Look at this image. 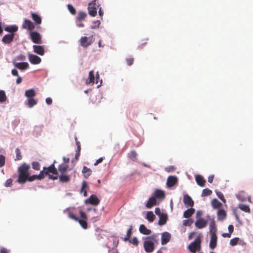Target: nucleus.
<instances>
[{
	"instance_id": "8fccbe9b",
	"label": "nucleus",
	"mask_w": 253,
	"mask_h": 253,
	"mask_svg": "<svg viewBox=\"0 0 253 253\" xmlns=\"http://www.w3.org/2000/svg\"><path fill=\"white\" fill-rule=\"evenodd\" d=\"M68 167L65 165H60L58 168V170L61 172H64L67 169Z\"/></svg>"
},
{
	"instance_id": "2eb2a0df",
	"label": "nucleus",
	"mask_w": 253,
	"mask_h": 253,
	"mask_svg": "<svg viewBox=\"0 0 253 253\" xmlns=\"http://www.w3.org/2000/svg\"><path fill=\"white\" fill-rule=\"evenodd\" d=\"M183 202L187 207H192L194 204L192 198L187 194L184 195Z\"/></svg>"
},
{
	"instance_id": "393cba45",
	"label": "nucleus",
	"mask_w": 253,
	"mask_h": 253,
	"mask_svg": "<svg viewBox=\"0 0 253 253\" xmlns=\"http://www.w3.org/2000/svg\"><path fill=\"white\" fill-rule=\"evenodd\" d=\"M32 18L37 24H40L42 22V19L41 17L36 13H32Z\"/></svg>"
},
{
	"instance_id": "c85d7f7f",
	"label": "nucleus",
	"mask_w": 253,
	"mask_h": 253,
	"mask_svg": "<svg viewBox=\"0 0 253 253\" xmlns=\"http://www.w3.org/2000/svg\"><path fill=\"white\" fill-rule=\"evenodd\" d=\"M155 218V216L153 212L151 211H148L146 214V219L148 221L152 222Z\"/></svg>"
},
{
	"instance_id": "6e6552de",
	"label": "nucleus",
	"mask_w": 253,
	"mask_h": 253,
	"mask_svg": "<svg viewBox=\"0 0 253 253\" xmlns=\"http://www.w3.org/2000/svg\"><path fill=\"white\" fill-rule=\"evenodd\" d=\"M99 200L96 196L91 195L88 199L84 201L85 204H90L92 205L96 206L99 203Z\"/></svg>"
},
{
	"instance_id": "1a4fd4ad",
	"label": "nucleus",
	"mask_w": 253,
	"mask_h": 253,
	"mask_svg": "<svg viewBox=\"0 0 253 253\" xmlns=\"http://www.w3.org/2000/svg\"><path fill=\"white\" fill-rule=\"evenodd\" d=\"M207 217L210 221V234H216L217 229L215 226L214 218L208 216Z\"/></svg>"
},
{
	"instance_id": "864d4df0",
	"label": "nucleus",
	"mask_w": 253,
	"mask_h": 253,
	"mask_svg": "<svg viewBox=\"0 0 253 253\" xmlns=\"http://www.w3.org/2000/svg\"><path fill=\"white\" fill-rule=\"evenodd\" d=\"M12 180L10 178L6 180L4 183V186L6 187H10L11 185Z\"/></svg>"
},
{
	"instance_id": "a211bd4d",
	"label": "nucleus",
	"mask_w": 253,
	"mask_h": 253,
	"mask_svg": "<svg viewBox=\"0 0 253 253\" xmlns=\"http://www.w3.org/2000/svg\"><path fill=\"white\" fill-rule=\"evenodd\" d=\"M33 48L34 49V51L35 53L40 55H43L44 54V50L42 46L34 45L33 46Z\"/></svg>"
},
{
	"instance_id": "7ed1b4c3",
	"label": "nucleus",
	"mask_w": 253,
	"mask_h": 253,
	"mask_svg": "<svg viewBox=\"0 0 253 253\" xmlns=\"http://www.w3.org/2000/svg\"><path fill=\"white\" fill-rule=\"evenodd\" d=\"M55 163V161H54L53 163L49 166L47 168L44 167L43 169L45 170H42L40 171V173L38 174V176L39 177V180L42 179L44 177V174L47 175L48 173H52L53 174H57V170L54 167V164Z\"/></svg>"
},
{
	"instance_id": "412c9836",
	"label": "nucleus",
	"mask_w": 253,
	"mask_h": 253,
	"mask_svg": "<svg viewBox=\"0 0 253 253\" xmlns=\"http://www.w3.org/2000/svg\"><path fill=\"white\" fill-rule=\"evenodd\" d=\"M159 217V220L158 222V224L161 226L165 225L168 219L167 214L164 213L163 214L161 215Z\"/></svg>"
},
{
	"instance_id": "79ce46f5",
	"label": "nucleus",
	"mask_w": 253,
	"mask_h": 253,
	"mask_svg": "<svg viewBox=\"0 0 253 253\" xmlns=\"http://www.w3.org/2000/svg\"><path fill=\"white\" fill-rule=\"evenodd\" d=\"M32 168L36 170H39L40 169V164L37 162H33L32 163Z\"/></svg>"
},
{
	"instance_id": "5fc2aeb1",
	"label": "nucleus",
	"mask_w": 253,
	"mask_h": 253,
	"mask_svg": "<svg viewBox=\"0 0 253 253\" xmlns=\"http://www.w3.org/2000/svg\"><path fill=\"white\" fill-rule=\"evenodd\" d=\"M192 223L190 219H186L183 221V225L184 226H190Z\"/></svg>"
},
{
	"instance_id": "774afa93",
	"label": "nucleus",
	"mask_w": 253,
	"mask_h": 253,
	"mask_svg": "<svg viewBox=\"0 0 253 253\" xmlns=\"http://www.w3.org/2000/svg\"><path fill=\"white\" fill-rule=\"evenodd\" d=\"M127 64L128 65H131L133 63V60L132 58H128L126 59Z\"/></svg>"
},
{
	"instance_id": "f8f14e48",
	"label": "nucleus",
	"mask_w": 253,
	"mask_h": 253,
	"mask_svg": "<svg viewBox=\"0 0 253 253\" xmlns=\"http://www.w3.org/2000/svg\"><path fill=\"white\" fill-rule=\"evenodd\" d=\"M22 28L31 31L34 29L35 25L30 20L25 19L22 24Z\"/></svg>"
},
{
	"instance_id": "49530a36",
	"label": "nucleus",
	"mask_w": 253,
	"mask_h": 253,
	"mask_svg": "<svg viewBox=\"0 0 253 253\" xmlns=\"http://www.w3.org/2000/svg\"><path fill=\"white\" fill-rule=\"evenodd\" d=\"M67 7L69 10V11L70 12V13L72 14H75L76 13V9L74 8V7L71 4H68L67 5Z\"/></svg>"
},
{
	"instance_id": "f704fd0d",
	"label": "nucleus",
	"mask_w": 253,
	"mask_h": 253,
	"mask_svg": "<svg viewBox=\"0 0 253 253\" xmlns=\"http://www.w3.org/2000/svg\"><path fill=\"white\" fill-rule=\"evenodd\" d=\"M155 196L157 198H161L165 196V194L163 191L157 189L155 191Z\"/></svg>"
},
{
	"instance_id": "39448f33",
	"label": "nucleus",
	"mask_w": 253,
	"mask_h": 253,
	"mask_svg": "<svg viewBox=\"0 0 253 253\" xmlns=\"http://www.w3.org/2000/svg\"><path fill=\"white\" fill-rule=\"evenodd\" d=\"M99 4L96 0H93L88 5V14L92 16H95L97 14V9L99 7Z\"/></svg>"
},
{
	"instance_id": "4468645a",
	"label": "nucleus",
	"mask_w": 253,
	"mask_h": 253,
	"mask_svg": "<svg viewBox=\"0 0 253 253\" xmlns=\"http://www.w3.org/2000/svg\"><path fill=\"white\" fill-rule=\"evenodd\" d=\"M211 239L209 244L210 249H214L217 245V237L216 234H210Z\"/></svg>"
},
{
	"instance_id": "338daca9",
	"label": "nucleus",
	"mask_w": 253,
	"mask_h": 253,
	"mask_svg": "<svg viewBox=\"0 0 253 253\" xmlns=\"http://www.w3.org/2000/svg\"><path fill=\"white\" fill-rule=\"evenodd\" d=\"M222 236L224 238H230L231 237V234L230 233H223Z\"/></svg>"
},
{
	"instance_id": "13d9d810",
	"label": "nucleus",
	"mask_w": 253,
	"mask_h": 253,
	"mask_svg": "<svg viewBox=\"0 0 253 253\" xmlns=\"http://www.w3.org/2000/svg\"><path fill=\"white\" fill-rule=\"evenodd\" d=\"M136 155V153L134 151H132L128 154V157L130 158H135Z\"/></svg>"
},
{
	"instance_id": "c756f323",
	"label": "nucleus",
	"mask_w": 253,
	"mask_h": 253,
	"mask_svg": "<svg viewBox=\"0 0 253 253\" xmlns=\"http://www.w3.org/2000/svg\"><path fill=\"white\" fill-rule=\"evenodd\" d=\"M82 172L83 173L85 177H87L91 174L92 171L90 169L84 166L82 169Z\"/></svg>"
},
{
	"instance_id": "dca6fc26",
	"label": "nucleus",
	"mask_w": 253,
	"mask_h": 253,
	"mask_svg": "<svg viewBox=\"0 0 253 253\" xmlns=\"http://www.w3.org/2000/svg\"><path fill=\"white\" fill-rule=\"evenodd\" d=\"M170 234L167 232H165L162 234L161 236V244L163 245L167 244L170 239Z\"/></svg>"
},
{
	"instance_id": "c9c22d12",
	"label": "nucleus",
	"mask_w": 253,
	"mask_h": 253,
	"mask_svg": "<svg viewBox=\"0 0 253 253\" xmlns=\"http://www.w3.org/2000/svg\"><path fill=\"white\" fill-rule=\"evenodd\" d=\"M239 208L243 211L249 212L250 211V208L248 206L240 204L239 205Z\"/></svg>"
},
{
	"instance_id": "69168bd1",
	"label": "nucleus",
	"mask_w": 253,
	"mask_h": 253,
	"mask_svg": "<svg viewBox=\"0 0 253 253\" xmlns=\"http://www.w3.org/2000/svg\"><path fill=\"white\" fill-rule=\"evenodd\" d=\"M229 233H230L231 234L233 232L234 230V227L232 225H230L228 226V227Z\"/></svg>"
},
{
	"instance_id": "603ef678",
	"label": "nucleus",
	"mask_w": 253,
	"mask_h": 253,
	"mask_svg": "<svg viewBox=\"0 0 253 253\" xmlns=\"http://www.w3.org/2000/svg\"><path fill=\"white\" fill-rule=\"evenodd\" d=\"M129 242L135 246H137L138 244V241L136 237H133L131 240L129 241Z\"/></svg>"
},
{
	"instance_id": "2f4dec72",
	"label": "nucleus",
	"mask_w": 253,
	"mask_h": 253,
	"mask_svg": "<svg viewBox=\"0 0 253 253\" xmlns=\"http://www.w3.org/2000/svg\"><path fill=\"white\" fill-rule=\"evenodd\" d=\"M18 30V27L15 25H13L11 26H7L4 28V30L7 32H9L11 33H13V32L17 31Z\"/></svg>"
},
{
	"instance_id": "ea45409f",
	"label": "nucleus",
	"mask_w": 253,
	"mask_h": 253,
	"mask_svg": "<svg viewBox=\"0 0 253 253\" xmlns=\"http://www.w3.org/2000/svg\"><path fill=\"white\" fill-rule=\"evenodd\" d=\"M211 205L214 208H218L221 206V203L217 199H214L211 202Z\"/></svg>"
},
{
	"instance_id": "e433bc0d",
	"label": "nucleus",
	"mask_w": 253,
	"mask_h": 253,
	"mask_svg": "<svg viewBox=\"0 0 253 253\" xmlns=\"http://www.w3.org/2000/svg\"><path fill=\"white\" fill-rule=\"evenodd\" d=\"M237 198L241 201H245L246 200V197L243 192H240L236 195Z\"/></svg>"
},
{
	"instance_id": "3c124183",
	"label": "nucleus",
	"mask_w": 253,
	"mask_h": 253,
	"mask_svg": "<svg viewBox=\"0 0 253 253\" xmlns=\"http://www.w3.org/2000/svg\"><path fill=\"white\" fill-rule=\"evenodd\" d=\"M216 195L217 196V197L221 200H222L224 203L225 202V200L224 198V196L223 195V194L220 192H216Z\"/></svg>"
},
{
	"instance_id": "a878e982",
	"label": "nucleus",
	"mask_w": 253,
	"mask_h": 253,
	"mask_svg": "<svg viewBox=\"0 0 253 253\" xmlns=\"http://www.w3.org/2000/svg\"><path fill=\"white\" fill-rule=\"evenodd\" d=\"M195 210L193 208H189L184 212L183 216L185 218L190 217L194 212Z\"/></svg>"
},
{
	"instance_id": "c03bdc74",
	"label": "nucleus",
	"mask_w": 253,
	"mask_h": 253,
	"mask_svg": "<svg viewBox=\"0 0 253 253\" xmlns=\"http://www.w3.org/2000/svg\"><path fill=\"white\" fill-rule=\"evenodd\" d=\"M16 159L15 160H20L22 159V156L20 154V151L18 148L15 150Z\"/></svg>"
},
{
	"instance_id": "4be33fe9",
	"label": "nucleus",
	"mask_w": 253,
	"mask_h": 253,
	"mask_svg": "<svg viewBox=\"0 0 253 253\" xmlns=\"http://www.w3.org/2000/svg\"><path fill=\"white\" fill-rule=\"evenodd\" d=\"M139 231L144 235H150L151 233V230L147 229L143 224L140 225Z\"/></svg>"
},
{
	"instance_id": "e2e57ef3",
	"label": "nucleus",
	"mask_w": 253,
	"mask_h": 253,
	"mask_svg": "<svg viewBox=\"0 0 253 253\" xmlns=\"http://www.w3.org/2000/svg\"><path fill=\"white\" fill-rule=\"evenodd\" d=\"M132 226L130 225L129 228L127 230L126 232V235L127 236L130 237L131 233H132Z\"/></svg>"
},
{
	"instance_id": "de8ad7c7",
	"label": "nucleus",
	"mask_w": 253,
	"mask_h": 253,
	"mask_svg": "<svg viewBox=\"0 0 253 253\" xmlns=\"http://www.w3.org/2000/svg\"><path fill=\"white\" fill-rule=\"evenodd\" d=\"M93 24L91 27V29H96L99 27L100 22L99 20H96L93 22Z\"/></svg>"
},
{
	"instance_id": "7c9ffc66",
	"label": "nucleus",
	"mask_w": 253,
	"mask_h": 253,
	"mask_svg": "<svg viewBox=\"0 0 253 253\" xmlns=\"http://www.w3.org/2000/svg\"><path fill=\"white\" fill-rule=\"evenodd\" d=\"M37 101L36 100L34 97L28 98L27 105L29 108L33 107L34 105L37 104Z\"/></svg>"
},
{
	"instance_id": "aec40b11",
	"label": "nucleus",
	"mask_w": 253,
	"mask_h": 253,
	"mask_svg": "<svg viewBox=\"0 0 253 253\" xmlns=\"http://www.w3.org/2000/svg\"><path fill=\"white\" fill-rule=\"evenodd\" d=\"M95 80V76L94 72L93 71H91L89 72L88 75V79L86 81V84H91V85L93 84L94 83Z\"/></svg>"
},
{
	"instance_id": "f257e3e1",
	"label": "nucleus",
	"mask_w": 253,
	"mask_h": 253,
	"mask_svg": "<svg viewBox=\"0 0 253 253\" xmlns=\"http://www.w3.org/2000/svg\"><path fill=\"white\" fill-rule=\"evenodd\" d=\"M30 165L26 163L23 164L19 167V175L18 182L23 183L26 182L29 177L28 170L30 169Z\"/></svg>"
},
{
	"instance_id": "bb28decb",
	"label": "nucleus",
	"mask_w": 253,
	"mask_h": 253,
	"mask_svg": "<svg viewBox=\"0 0 253 253\" xmlns=\"http://www.w3.org/2000/svg\"><path fill=\"white\" fill-rule=\"evenodd\" d=\"M218 219L220 220H223L226 217V212L224 210L219 209L217 211Z\"/></svg>"
},
{
	"instance_id": "9b49d317",
	"label": "nucleus",
	"mask_w": 253,
	"mask_h": 253,
	"mask_svg": "<svg viewBox=\"0 0 253 253\" xmlns=\"http://www.w3.org/2000/svg\"><path fill=\"white\" fill-rule=\"evenodd\" d=\"M14 66L20 70H25L29 67V64L27 62H20L13 61Z\"/></svg>"
},
{
	"instance_id": "a18cd8bd",
	"label": "nucleus",
	"mask_w": 253,
	"mask_h": 253,
	"mask_svg": "<svg viewBox=\"0 0 253 253\" xmlns=\"http://www.w3.org/2000/svg\"><path fill=\"white\" fill-rule=\"evenodd\" d=\"M239 240V238L237 237L232 239L230 241V244L232 246H235L237 244Z\"/></svg>"
},
{
	"instance_id": "f03ea898",
	"label": "nucleus",
	"mask_w": 253,
	"mask_h": 253,
	"mask_svg": "<svg viewBox=\"0 0 253 253\" xmlns=\"http://www.w3.org/2000/svg\"><path fill=\"white\" fill-rule=\"evenodd\" d=\"M158 243L155 235H152L150 237L146 238V240L144 242V250L147 253H152L154 250V244Z\"/></svg>"
},
{
	"instance_id": "4c0bfd02",
	"label": "nucleus",
	"mask_w": 253,
	"mask_h": 253,
	"mask_svg": "<svg viewBox=\"0 0 253 253\" xmlns=\"http://www.w3.org/2000/svg\"><path fill=\"white\" fill-rule=\"evenodd\" d=\"M86 13L83 11H80L79 12V16L77 19V21H81L84 19L86 16Z\"/></svg>"
},
{
	"instance_id": "37998d69",
	"label": "nucleus",
	"mask_w": 253,
	"mask_h": 253,
	"mask_svg": "<svg viewBox=\"0 0 253 253\" xmlns=\"http://www.w3.org/2000/svg\"><path fill=\"white\" fill-rule=\"evenodd\" d=\"M78 221H79V222L80 223V225L82 226V227L84 229H86L87 228V223H86V221L85 220L79 219H78Z\"/></svg>"
},
{
	"instance_id": "423d86ee",
	"label": "nucleus",
	"mask_w": 253,
	"mask_h": 253,
	"mask_svg": "<svg viewBox=\"0 0 253 253\" xmlns=\"http://www.w3.org/2000/svg\"><path fill=\"white\" fill-rule=\"evenodd\" d=\"M93 35H91L89 37H82L80 39V44L82 46L86 47L92 43L93 42Z\"/></svg>"
},
{
	"instance_id": "0eeeda50",
	"label": "nucleus",
	"mask_w": 253,
	"mask_h": 253,
	"mask_svg": "<svg viewBox=\"0 0 253 253\" xmlns=\"http://www.w3.org/2000/svg\"><path fill=\"white\" fill-rule=\"evenodd\" d=\"M30 35L33 42L35 43H41V36L39 33L37 32H31Z\"/></svg>"
},
{
	"instance_id": "052dcab7",
	"label": "nucleus",
	"mask_w": 253,
	"mask_h": 253,
	"mask_svg": "<svg viewBox=\"0 0 253 253\" xmlns=\"http://www.w3.org/2000/svg\"><path fill=\"white\" fill-rule=\"evenodd\" d=\"M80 213L81 217L82 218V219L83 220L86 219V214L84 212H83V211H80Z\"/></svg>"
},
{
	"instance_id": "a19ab883",
	"label": "nucleus",
	"mask_w": 253,
	"mask_h": 253,
	"mask_svg": "<svg viewBox=\"0 0 253 253\" xmlns=\"http://www.w3.org/2000/svg\"><path fill=\"white\" fill-rule=\"evenodd\" d=\"M26 59V57L23 55H20L14 58L13 61L19 62L24 61Z\"/></svg>"
},
{
	"instance_id": "9d476101",
	"label": "nucleus",
	"mask_w": 253,
	"mask_h": 253,
	"mask_svg": "<svg viewBox=\"0 0 253 253\" xmlns=\"http://www.w3.org/2000/svg\"><path fill=\"white\" fill-rule=\"evenodd\" d=\"M207 224V221L203 218L199 217L197 218L195 223V226L198 229H202L205 228Z\"/></svg>"
},
{
	"instance_id": "bf43d9fd",
	"label": "nucleus",
	"mask_w": 253,
	"mask_h": 253,
	"mask_svg": "<svg viewBox=\"0 0 253 253\" xmlns=\"http://www.w3.org/2000/svg\"><path fill=\"white\" fill-rule=\"evenodd\" d=\"M155 212L159 216H161V215H162L164 213L161 212V210L159 208H156L155 209Z\"/></svg>"
},
{
	"instance_id": "58836bf2",
	"label": "nucleus",
	"mask_w": 253,
	"mask_h": 253,
	"mask_svg": "<svg viewBox=\"0 0 253 253\" xmlns=\"http://www.w3.org/2000/svg\"><path fill=\"white\" fill-rule=\"evenodd\" d=\"M212 193L211 190L208 188H206L203 190L201 196L202 197H205L210 195Z\"/></svg>"
},
{
	"instance_id": "4d7b16f0",
	"label": "nucleus",
	"mask_w": 253,
	"mask_h": 253,
	"mask_svg": "<svg viewBox=\"0 0 253 253\" xmlns=\"http://www.w3.org/2000/svg\"><path fill=\"white\" fill-rule=\"evenodd\" d=\"M38 174L37 175H33L31 176H30L29 178H28V180L29 181H33L36 179H39V177H38Z\"/></svg>"
},
{
	"instance_id": "473e14b6",
	"label": "nucleus",
	"mask_w": 253,
	"mask_h": 253,
	"mask_svg": "<svg viewBox=\"0 0 253 253\" xmlns=\"http://www.w3.org/2000/svg\"><path fill=\"white\" fill-rule=\"evenodd\" d=\"M59 179L61 182H67L70 178L69 175L63 174L59 176Z\"/></svg>"
},
{
	"instance_id": "cd10ccee",
	"label": "nucleus",
	"mask_w": 253,
	"mask_h": 253,
	"mask_svg": "<svg viewBox=\"0 0 253 253\" xmlns=\"http://www.w3.org/2000/svg\"><path fill=\"white\" fill-rule=\"evenodd\" d=\"M156 204V200L154 197H151L148 201L146 206L147 208H151L152 206Z\"/></svg>"
},
{
	"instance_id": "6e6d98bb",
	"label": "nucleus",
	"mask_w": 253,
	"mask_h": 253,
	"mask_svg": "<svg viewBox=\"0 0 253 253\" xmlns=\"http://www.w3.org/2000/svg\"><path fill=\"white\" fill-rule=\"evenodd\" d=\"M87 186L88 185H87L86 182L85 181H84L82 183L81 193H82V192L85 190V189L87 187Z\"/></svg>"
},
{
	"instance_id": "5701e85b",
	"label": "nucleus",
	"mask_w": 253,
	"mask_h": 253,
	"mask_svg": "<svg viewBox=\"0 0 253 253\" xmlns=\"http://www.w3.org/2000/svg\"><path fill=\"white\" fill-rule=\"evenodd\" d=\"M36 92L33 89H30L25 91V96L27 98H32L35 96Z\"/></svg>"
},
{
	"instance_id": "6ab92c4d",
	"label": "nucleus",
	"mask_w": 253,
	"mask_h": 253,
	"mask_svg": "<svg viewBox=\"0 0 253 253\" xmlns=\"http://www.w3.org/2000/svg\"><path fill=\"white\" fill-rule=\"evenodd\" d=\"M177 178L175 176H169L168 177L167 184L168 187L173 186L176 182Z\"/></svg>"
},
{
	"instance_id": "72a5a7b5",
	"label": "nucleus",
	"mask_w": 253,
	"mask_h": 253,
	"mask_svg": "<svg viewBox=\"0 0 253 253\" xmlns=\"http://www.w3.org/2000/svg\"><path fill=\"white\" fill-rule=\"evenodd\" d=\"M7 99L5 91L3 90H0V103L5 102Z\"/></svg>"
},
{
	"instance_id": "ddd939ff",
	"label": "nucleus",
	"mask_w": 253,
	"mask_h": 253,
	"mask_svg": "<svg viewBox=\"0 0 253 253\" xmlns=\"http://www.w3.org/2000/svg\"><path fill=\"white\" fill-rule=\"evenodd\" d=\"M29 60L32 64H38L41 62V59L37 55L29 54L28 55Z\"/></svg>"
},
{
	"instance_id": "680f3d73",
	"label": "nucleus",
	"mask_w": 253,
	"mask_h": 253,
	"mask_svg": "<svg viewBox=\"0 0 253 253\" xmlns=\"http://www.w3.org/2000/svg\"><path fill=\"white\" fill-rule=\"evenodd\" d=\"M68 216L70 218H71V219H73L76 221H77L78 220V218L77 217H76L75 215L73 213H69V215H68Z\"/></svg>"
},
{
	"instance_id": "09e8293b",
	"label": "nucleus",
	"mask_w": 253,
	"mask_h": 253,
	"mask_svg": "<svg viewBox=\"0 0 253 253\" xmlns=\"http://www.w3.org/2000/svg\"><path fill=\"white\" fill-rule=\"evenodd\" d=\"M5 158L2 155H0V167H3L5 164Z\"/></svg>"
},
{
	"instance_id": "b1692460",
	"label": "nucleus",
	"mask_w": 253,
	"mask_h": 253,
	"mask_svg": "<svg viewBox=\"0 0 253 253\" xmlns=\"http://www.w3.org/2000/svg\"><path fill=\"white\" fill-rule=\"evenodd\" d=\"M196 181L198 185L203 187L205 185L206 182L204 178L201 175H196L195 177Z\"/></svg>"
},
{
	"instance_id": "20e7f679",
	"label": "nucleus",
	"mask_w": 253,
	"mask_h": 253,
	"mask_svg": "<svg viewBox=\"0 0 253 253\" xmlns=\"http://www.w3.org/2000/svg\"><path fill=\"white\" fill-rule=\"evenodd\" d=\"M201 243V238L200 237H197L193 242L189 244L188 246V249L191 252L195 253L196 251H200Z\"/></svg>"
},
{
	"instance_id": "f3484780",
	"label": "nucleus",
	"mask_w": 253,
	"mask_h": 253,
	"mask_svg": "<svg viewBox=\"0 0 253 253\" xmlns=\"http://www.w3.org/2000/svg\"><path fill=\"white\" fill-rule=\"evenodd\" d=\"M14 36V33L7 34L2 38V41L5 43H9L13 41Z\"/></svg>"
},
{
	"instance_id": "0e129e2a",
	"label": "nucleus",
	"mask_w": 253,
	"mask_h": 253,
	"mask_svg": "<svg viewBox=\"0 0 253 253\" xmlns=\"http://www.w3.org/2000/svg\"><path fill=\"white\" fill-rule=\"evenodd\" d=\"M11 74H12V75L13 76H17V77L19 76V75H18V71L15 69L12 70Z\"/></svg>"
}]
</instances>
